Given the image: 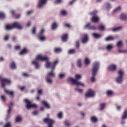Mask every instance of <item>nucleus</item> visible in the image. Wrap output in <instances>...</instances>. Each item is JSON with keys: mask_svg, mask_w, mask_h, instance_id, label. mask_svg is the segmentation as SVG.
<instances>
[{"mask_svg": "<svg viewBox=\"0 0 127 127\" xmlns=\"http://www.w3.org/2000/svg\"><path fill=\"white\" fill-rule=\"evenodd\" d=\"M98 29L100 31H103V30H105V26L103 25H100L98 26Z\"/></svg>", "mask_w": 127, "mask_h": 127, "instance_id": "29", "label": "nucleus"}, {"mask_svg": "<svg viewBox=\"0 0 127 127\" xmlns=\"http://www.w3.org/2000/svg\"><path fill=\"white\" fill-rule=\"evenodd\" d=\"M65 73H61L59 74V77L60 79H63L65 77Z\"/></svg>", "mask_w": 127, "mask_h": 127, "instance_id": "42", "label": "nucleus"}, {"mask_svg": "<svg viewBox=\"0 0 127 127\" xmlns=\"http://www.w3.org/2000/svg\"><path fill=\"white\" fill-rule=\"evenodd\" d=\"M3 127H11V123L8 122Z\"/></svg>", "mask_w": 127, "mask_h": 127, "instance_id": "38", "label": "nucleus"}, {"mask_svg": "<svg viewBox=\"0 0 127 127\" xmlns=\"http://www.w3.org/2000/svg\"><path fill=\"white\" fill-rule=\"evenodd\" d=\"M90 15L92 16H96L97 15V11H93L90 13Z\"/></svg>", "mask_w": 127, "mask_h": 127, "instance_id": "37", "label": "nucleus"}, {"mask_svg": "<svg viewBox=\"0 0 127 127\" xmlns=\"http://www.w3.org/2000/svg\"><path fill=\"white\" fill-rule=\"evenodd\" d=\"M91 21L94 23L99 22L100 21V18L97 16H93L91 18Z\"/></svg>", "mask_w": 127, "mask_h": 127, "instance_id": "14", "label": "nucleus"}, {"mask_svg": "<svg viewBox=\"0 0 127 127\" xmlns=\"http://www.w3.org/2000/svg\"><path fill=\"white\" fill-rule=\"evenodd\" d=\"M118 52L119 53H127V50H119Z\"/></svg>", "mask_w": 127, "mask_h": 127, "instance_id": "52", "label": "nucleus"}, {"mask_svg": "<svg viewBox=\"0 0 127 127\" xmlns=\"http://www.w3.org/2000/svg\"><path fill=\"white\" fill-rule=\"evenodd\" d=\"M1 99L2 100V101H5V100H6L5 96L4 95H1Z\"/></svg>", "mask_w": 127, "mask_h": 127, "instance_id": "56", "label": "nucleus"}, {"mask_svg": "<svg viewBox=\"0 0 127 127\" xmlns=\"http://www.w3.org/2000/svg\"><path fill=\"white\" fill-rule=\"evenodd\" d=\"M77 63H78V64H81V60H80V59H78V60H77Z\"/></svg>", "mask_w": 127, "mask_h": 127, "instance_id": "63", "label": "nucleus"}, {"mask_svg": "<svg viewBox=\"0 0 127 127\" xmlns=\"http://www.w3.org/2000/svg\"><path fill=\"white\" fill-rule=\"evenodd\" d=\"M118 76L116 78V82L118 84H121L123 83V78L125 75V71L122 69H120L118 72Z\"/></svg>", "mask_w": 127, "mask_h": 127, "instance_id": "6", "label": "nucleus"}, {"mask_svg": "<svg viewBox=\"0 0 127 127\" xmlns=\"http://www.w3.org/2000/svg\"><path fill=\"white\" fill-rule=\"evenodd\" d=\"M84 64H90V60L89 59V58H86L85 59Z\"/></svg>", "mask_w": 127, "mask_h": 127, "instance_id": "36", "label": "nucleus"}, {"mask_svg": "<svg viewBox=\"0 0 127 127\" xmlns=\"http://www.w3.org/2000/svg\"><path fill=\"white\" fill-rule=\"evenodd\" d=\"M76 79L73 78V77H69L68 78V82H71L72 84L74 85H76V86H79V85H81L82 87H85V84L81 82L78 81V80L81 79L82 78V76L80 74L75 75Z\"/></svg>", "mask_w": 127, "mask_h": 127, "instance_id": "2", "label": "nucleus"}, {"mask_svg": "<svg viewBox=\"0 0 127 127\" xmlns=\"http://www.w3.org/2000/svg\"><path fill=\"white\" fill-rule=\"evenodd\" d=\"M10 67L12 69H16V65L15 64H11Z\"/></svg>", "mask_w": 127, "mask_h": 127, "instance_id": "39", "label": "nucleus"}, {"mask_svg": "<svg viewBox=\"0 0 127 127\" xmlns=\"http://www.w3.org/2000/svg\"><path fill=\"white\" fill-rule=\"evenodd\" d=\"M6 30H10L13 28H17L18 29H22V27L18 22H15L13 23L11 26L9 24H7L5 27Z\"/></svg>", "mask_w": 127, "mask_h": 127, "instance_id": "4", "label": "nucleus"}, {"mask_svg": "<svg viewBox=\"0 0 127 127\" xmlns=\"http://www.w3.org/2000/svg\"><path fill=\"white\" fill-rule=\"evenodd\" d=\"M64 26H65V27H67V28H70V27H71V25L67 23H64Z\"/></svg>", "mask_w": 127, "mask_h": 127, "instance_id": "49", "label": "nucleus"}, {"mask_svg": "<svg viewBox=\"0 0 127 127\" xmlns=\"http://www.w3.org/2000/svg\"><path fill=\"white\" fill-rule=\"evenodd\" d=\"M100 110L103 111V110H104V109L106 108V104L105 103H101L100 105Z\"/></svg>", "mask_w": 127, "mask_h": 127, "instance_id": "28", "label": "nucleus"}, {"mask_svg": "<svg viewBox=\"0 0 127 127\" xmlns=\"http://www.w3.org/2000/svg\"><path fill=\"white\" fill-rule=\"evenodd\" d=\"M75 47L76 48H79L80 47V42L79 41H77L76 42Z\"/></svg>", "mask_w": 127, "mask_h": 127, "instance_id": "44", "label": "nucleus"}, {"mask_svg": "<svg viewBox=\"0 0 127 127\" xmlns=\"http://www.w3.org/2000/svg\"><path fill=\"white\" fill-rule=\"evenodd\" d=\"M24 102L26 104L27 109H31L32 108L34 109H36V108H37V105L35 104H31V102L28 100V99H24Z\"/></svg>", "mask_w": 127, "mask_h": 127, "instance_id": "8", "label": "nucleus"}, {"mask_svg": "<svg viewBox=\"0 0 127 127\" xmlns=\"http://www.w3.org/2000/svg\"><path fill=\"white\" fill-rule=\"evenodd\" d=\"M11 13L14 16H15V18H19L20 17V14H16L15 15V12L14 10H11Z\"/></svg>", "mask_w": 127, "mask_h": 127, "instance_id": "22", "label": "nucleus"}, {"mask_svg": "<svg viewBox=\"0 0 127 127\" xmlns=\"http://www.w3.org/2000/svg\"><path fill=\"white\" fill-rule=\"evenodd\" d=\"M37 61H41V62H46V64H50L49 62V58L48 57L43 56L42 55H38L36 58Z\"/></svg>", "mask_w": 127, "mask_h": 127, "instance_id": "7", "label": "nucleus"}, {"mask_svg": "<svg viewBox=\"0 0 127 127\" xmlns=\"http://www.w3.org/2000/svg\"><path fill=\"white\" fill-rule=\"evenodd\" d=\"M91 120L93 123H97V121H98V119L96 118V117L94 116L91 117Z\"/></svg>", "mask_w": 127, "mask_h": 127, "instance_id": "35", "label": "nucleus"}, {"mask_svg": "<svg viewBox=\"0 0 127 127\" xmlns=\"http://www.w3.org/2000/svg\"><path fill=\"white\" fill-rule=\"evenodd\" d=\"M42 104H43L44 107L47 108V109H50V105L47 103L46 101L43 100L42 101Z\"/></svg>", "mask_w": 127, "mask_h": 127, "instance_id": "17", "label": "nucleus"}, {"mask_svg": "<svg viewBox=\"0 0 127 127\" xmlns=\"http://www.w3.org/2000/svg\"><path fill=\"white\" fill-rule=\"evenodd\" d=\"M121 19L122 20H127V15H126V14L124 13L121 14Z\"/></svg>", "mask_w": 127, "mask_h": 127, "instance_id": "26", "label": "nucleus"}, {"mask_svg": "<svg viewBox=\"0 0 127 127\" xmlns=\"http://www.w3.org/2000/svg\"><path fill=\"white\" fill-rule=\"evenodd\" d=\"M86 98H93L95 97V91L93 89H88L85 94Z\"/></svg>", "mask_w": 127, "mask_h": 127, "instance_id": "9", "label": "nucleus"}, {"mask_svg": "<svg viewBox=\"0 0 127 127\" xmlns=\"http://www.w3.org/2000/svg\"><path fill=\"white\" fill-rule=\"evenodd\" d=\"M47 2V0H39V4L38 6V7H42V5H43V4H45Z\"/></svg>", "mask_w": 127, "mask_h": 127, "instance_id": "15", "label": "nucleus"}, {"mask_svg": "<svg viewBox=\"0 0 127 127\" xmlns=\"http://www.w3.org/2000/svg\"><path fill=\"white\" fill-rule=\"evenodd\" d=\"M63 116V113L62 112H60L58 114V117L59 119H62V117Z\"/></svg>", "mask_w": 127, "mask_h": 127, "instance_id": "47", "label": "nucleus"}, {"mask_svg": "<svg viewBox=\"0 0 127 127\" xmlns=\"http://www.w3.org/2000/svg\"><path fill=\"white\" fill-rule=\"evenodd\" d=\"M66 13H67V12L65 10H62L61 12V14H62V15H66Z\"/></svg>", "mask_w": 127, "mask_h": 127, "instance_id": "51", "label": "nucleus"}, {"mask_svg": "<svg viewBox=\"0 0 127 127\" xmlns=\"http://www.w3.org/2000/svg\"><path fill=\"white\" fill-rule=\"evenodd\" d=\"M9 38V36L6 35L5 36L4 39L5 41H7V40H8Z\"/></svg>", "mask_w": 127, "mask_h": 127, "instance_id": "54", "label": "nucleus"}, {"mask_svg": "<svg viewBox=\"0 0 127 127\" xmlns=\"http://www.w3.org/2000/svg\"><path fill=\"white\" fill-rule=\"evenodd\" d=\"M46 80L47 83H48L49 84H52V83H53V80H52V79H51L49 76L46 77Z\"/></svg>", "mask_w": 127, "mask_h": 127, "instance_id": "18", "label": "nucleus"}, {"mask_svg": "<svg viewBox=\"0 0 127 127\" xmlns=\"http://www.w3.org/2000/svg\"><path fill=\"white\" fill-rule=\"evenodd\" d=\"M113 49V45H108L107 46V50H111V49Z\"/></svg>", "mask_w": 127, "mask_h": 127, "instance_id": "43", "label": "nucleus"}, {"mask_svg": "<svg viewBox=\"0 0 127 127\" xmlns=\"http://www.w3.org/2000/svg\"><path fill=\"white\" fill-rule=\"evenodd\" d=\"M12 106H13V103L11 102L8 106V110L7 111L8 115H9L10 114V112L11 111V108H12Z\"/></svg>", "mask_w": 127, "mask_h": 127, "instance_id": "20", "label": "nucleus"}, {"mask_svg": "<svg viewBox=\"0 0 127 127\" xmlns=\"http://www.w3.org/2000/svg\"><path fill=\"white\" fill-rule=\"evenodd\" d=\"M37 114H38V112H37V111H34L32 113L33 116H36V115H37Z\"/></svg>", "mask_w": 127, "mask_h": 127, "instance_id": "58", "label": "nucleus"}, {"mask_svg": "<svg viewBox=\"0 0 127 127\" xmlns=\"http://www.w3.org/2000/svg\"><path fill=\"white\" fill-rule=\"evenodd\" d=\"M35 32H36V28L35 27H33L32 33L33 34H35Z\"/></svg>", "mask_w": 127, "mask_h": 127, "instance_id": "50", "label": "nucleus"}, {"mask_svg": "<svg viewBox=\"0 0 127 127\" xmlns=\"http://www.w3.org/2000/svg\"><path fill=\"white\" fill-rule=\"evenodd\" d=\"M62 49L60 48H56L55 49V53H58L59 52H62Z\"/></svg>", "mask_w": 127, "mask_h": 127, "instance_id": "30", "label": "nucleus"}, {"mask_svg": "<svg viewBox=\"0 0 127 127\" xmlns=\"http://www.w3.org/2000/svg\"><path fill=\"white\" fill-rule=\"evenodd\" d=\"M92 36L94 38H97V39H99L102 37V35L97 34V33H93L92 34Z\"/></svg>", "mask_w": 127, "mask_h": 127, "instance_id": "19", "label": "nucleus"}, {"mask_svg": "<svg viewBox=\"0 0 127 127\" xmlns=\"http://www.w3.org/2000/svg\"><path fill=\"white\" fill-rule=\"evenodd\" d=\"M34 66L36 69H39L40 68V64H34Z\"/></svg>", "mask_w": 127, "mask_h": 127, "instance_id": "46", "label": "nucleus"}, {"mask_svg": "<svg viewBox=\"0 0 127 127\" xmlns=\"http://www.w3.org/2000/svg\"><path fill=\"white\" fill-rule=\"evenodd\" d=\"M127 119V110H125L122 117V120H126Z\"/></svg>", "mask_w": 127, "mask_h": 127, "instance_id": "21", "label": "nucleus"}, {"mask_svg": "<svg viewBox=\"0 0 127 127\" xmlns=\"http://www.w3.org/2000/svg\"><path fill=\"white\" fill-rule=\"evenodd\" d=\"M99 69H100V65L98 64H93L92 69L91 82H96V76H97V73H98Z\"/></svg>", "mask_w": 127, "mask_h": 127, "instance_id": "3", "label": "nucleus"}, {"mask_svg": "<svg viewBox=\"0 0 127 127\" xmlns=\"http://www.w3.org/2000/svg\"><path fill=\"white\" fill-rule=\"evenodd\" d=\"M84 28H88V29H89L90 30H96V29H97L96 26H92L90 23L86 24L84 26Z\"/></svg>", "mask_w": 127, "mask_h": 127, "instance_id": "12", "label": "nucleus"}, {"mask_svg": "<svg viewBox=\"0 0 127 127\" xmlns=\"http://www.w3.org/2000/svg\"><path fill=\"white\" fill-rule=\"evenodd\" d=\"M117 47H121L123 46V42H122V41H119L117 43Z\"/></svg>", "mask_w": 127, "mask_h": 127, "instance_id": "40", "label": "nucleus"}, {"mask_svg": "<svg viewBox=\"0 0 127 127\" xmlns=\"http://www.w3.org/2000/svg\"><path fill=\"white\" fill-rule=\"evenodd\" d=\"M61 39L63 42H66L68 40V34H65L63 35L61 37Z\"/></svg>", "mask_w": 127, "mask_h": 127, "instance_id": "16", "label": "nucleus"}, {"mask_svg": "<svg viewBox=\"0 0 127 127\" xmlns=\"http://www.w3.org/2000/svg\"><path fill=\"white\" fill-rule=\"evenodd\" d=\"M122 28H123V27H122V26H119L116 28H112V31L114 32H116V31H119V30H121V29H122Z\"/></svg>", "mask_w": 127, "mask_h": 127, "instance_id": "23", "label": "nucleus"}, {"mask_svg": "<svg viewBox=\"0 0 127 127\" xmlns=\"http://www.w3.org/2000/svg\"><path fill=\"white\" fill-rule=\"evenodd\" d=\"M44 32V29H42L41 30L40 32V34H42V33H43Z\"/></svg>", "mask_w": 127, "mask_h": 127, "instance_id": "62", "label": "nucleus"}, {"mask_svg": "<svg viewBox=\"0 0 127 127\" xmlns=\"http://www.w3.org/2000/svg\"><path fill=\"white\" fill-rule=\"evenodd\" d=\"M23 76H24V77H28V74H27V73H22Z\"/></svg>", "mask_w": 127, "mask_h": 127, "instance_id": "61", "label": "nucleus"}, {"mask_svg": "<svg viewBox=\"0 0 127 127\" xmlns=\"http://www.w3.org/2000/svg\"><path fill=\"white\" fill-rule=\"evenodd\" d=\"M121 8H122L121 7V6H118L115 10H114L113 12H116V11H118V10H121Z\"/></svg>", "mask_w": 127, "mask_h": 127, "instance_id": "48", "label": "nucleus"}, {"mask_svg": "<svg viewBox=\"0 0 127 127\" xmlns=\"http://www.w3.org/2000/svg\"><path fill=\"white\" fill-rule=\"evenodd\" d=\"M39 39H40V40H41V41H43L45 40L46 38L44 36H41V37H39Z\"/></svg>", "mask_w": 127, "mask_h": 127, "instance_id": "53", "label": "nucleus"}, {"mask_svg": "<svg viewBox=\"0 0 127 127\" xmlns=\"http://www.w3.org/2000/svg\"><path fill=\"white\" fill-rule=\"evenodd\" d=\"M64 125L65 126V127H69L70 126H71V124H70L68 121H64Z\"/></svg>", "mask_w": 127, "mask_h": 127, "instance_id": "34", "label": "nucleus"}, {"mask_svg": "<svg viewBox=\"0 0 127 127\" xmlns=\"http://www.w3.org/2000/svg\"><path fill=\"white\" fill-rule=\"evenodd\" d=\"M107 94L108 96H112V95L114 94V91H113V90H108L107 91Z\"/></svg>", "mask_w": 127, "mask_h": 127, "instance_id": "32", "label": "nucleus"}, {"mask_svg": "<svg viewBox=\"0 0 127 127\" xmlns=\"http://www.w3.org/2000/svg\"><path fill=\"white\" fill-rule=\"evenodd\" d=\"M47 68H51L52 70L48 73L47 77H55V73L53 71L54 68L56 67V64H47L45 65Z\"/></svg>", "mask_w": 127, "mask_h": 127, "instance_id": "5", "label": "nucleus"}, {"mask_svg": "<svg viewBox=\"0 0 127 127\" xmlns=\"http://www.w3.org/2000/svg\"><path fill=\"white\" fill-rule=\"evenodd\" d=\"M75 91H77L79 93H83V89H79L78 87L75 89Z\"/></svg>", "mask_w": 127, "mask_h": 127, "instance_id": "45", "label": "nucleus"}, {"mask_svg": "<svg viewBox=\"0 0 127 127\" xmlns=\"http://www.w3.org/2000/svg\"><path fill=\"white\" fill-rule=\"evenodd\" d=\"M62 1V0H56L55 1V3H60Z\"/></svg>", "mask_w": 127, "mask_h": 127, "instance_id": "59", "label": "nucleus"}, {"mask_svg": "<svg viewBox=\"0 0 127 127\" xmlns=\"http://www.w3.org/2000/svg\"><path fill=\"white\" fill-rule=\"evenodd\" d=\"M15 50H19V49H20V46H16L15 47Z\"/></svg>", "mask_w": 127, "mask_h": 127, "instance_id": "57", "label": "nucleus"}, {"mask_svg": "<svg viewBox=\"0 0 127 127\" xmlns=\"http://www.w3.org/2000/svg\"><path fill=\"white\" fill-rule=\"evenodd\" d=\"M32 12H33V11H32V10L29 11L27 12V15H29V14H31V13H32Z\"/></svg>", "mask_w": 127, "mask_h": 127, "instance_id": "60", "label": "nucleus"}, {"mask_svg": "<svg viewBox=\"0 0 127 127\" xmlns=\"http://www.w3.org/2000/svg\"><path fill=\"white\" fill-rule=\"evenodd\" d=\"M42 90L39 89V90L38 91V93H39V94H42Z\"/></svg>", "mask_w": 127, "mask_h": 127, "instance_id": "64", "label": "nucleus"}, {"mask_svg": "<svg viewBox=\"0 0 127 127\" xmlns=\"http://www.w3.org/2000/svg\"><path fill=\"white\" fill-rule=\"evenodd\" d=\"M89 40V37L87 34H85L82 39V43L83 44L87 43Z\"/></svg>", "mask_w": 127, "mask_h": 127, "instance_id": "13", "label": "nucleus"}, {"mask_svg": "<svg viewBox=\"0 0 127 127\" xmlns=\"http://www.w3.org/2000/svg\"><path fill=\"white\" fill-rule=\"evenodd\" d=\"M105 40L106 41H112V40H114V37L113 36H110L109 37H107Z\"/></svg>", "mask_w": 127, "mask_h": 127, "instance_id": "27", "label": "nucleus"}, {"mask_svg": "<svg viewBox=\"0 0 127 127\" xmlns=\"http://www.w3.org/2000/svg\"><path fill=\"white\" fill-rule=\"evenodd\" d=\"M5 18V15L2 12H0V19H3Z\"/></svg>", "mask_w": 127, "mask_h": 127, "instance_id": "33", "label": "nucleus"}, {"mask_svg": "<svg viewBox=\"0 0 127 127\" xmlns=\"http://www.w3.org/2000/svg\"><path fill=\"white\" fill-rule=\"evenodd\" d=\"M75 53L76 51L75 50V49L69 50L68 52V54H75Z\"/></svg>", "mask_w": 127, "mask_h": 127, "instance_id": "31", "label": "nucleus"}, {"mask_svg": "<svg viewBox=\"0 0 127 127\" xmlns=\"http://www.w3.org/2000/svg\"><path fill=\"white\" fill-rule=\"evenodd\" d=\"M107 70L110 72H115L117 70L116 64H110L107 67Z\"/></svg>", "mask_w": 127, "mask_h": 127, "instance_id": "11", "label": "nucleus"}, {"mask_svg": "<svg viewBox=\"0 0 127 127\" xmlns=\"http://www.w3.org/2000/svg\"><path fill=\"white\" fill-rule=\"evenodd\" d=\"M22 118H21V117L20 116H17L16 118V119H15V121L16 122H20L21 121H22Z\"/></svg>", "mask_w": 127, "mask_h": 127, "instance_id": "41", "label": "nucleus"}, {"mask_svg": "<svg viewBox=\"0 0 127 127\" xmlns=\"http://www.w3.org/2000/svg\"><path fill=\"white\" fill-rule=\"evenodd\" d=\"M0 80H1V87L4 88V90L8 95H10V96H13V91H10L9 90H7L5 89V86L6 85H10L11 81L9 79H7L6 78H2L1 76H0Z\"/></svg>", "mask_w": 127, "mask_h": 127, "instance_id": "1", "label": "nucleus"}, {"mask_svg": "<svg viewBox=\"0 0 127 127\" xmlns=\"http://www.w3.org/2000/svg\"><path fill=\"white\" fill-rule=\"evenodd\" d=\"M116 109H117V110H118V111H121V109H122V106H117L116 107Z\"/></svg>", "mask_w": 127, "mask_h": 127, "instance_id": "55", "label": "nucleus"}, {"mask_svg": "<svg viewBox=\"0 0 127 127\" xmlns=\"http://www.w3.org/2000/svg\"><path fill=\"white\" fill-rule=\"evenodd\" d=\"M44 122L45 123H46V124H48V127H53V125H54V123L55 122L54 120L49 119V118H46L44 119Z\"/></svg>", "mask_w": 127, "mask_h": 127, "instance_id": "10", "label": "nucleus"}, {"mask_svg": "<svg viewBox=\"0 0 127 127\" xmlns=\"http://www.w3.org/2000/svg\"><path fill=\"white\" fill-rule=\"evenodd\" d=\"M57 26H58L57 23L56 22H54L52 25V29L53 30H54V29H56V28H57Z\"/></svg>", "mask_w": 127, "mask_h": 127, "instance_id": "25", "label": "nucleus"}, {"mask_svg": "<svg viewBox=\"0 0 127 127\" xmlns=\"http://www.w3.org/2000/svg\"><path fill=\"white\" fill-rule=\"evenodd\" d=\"M25 53H27V49L24 48L19 53V55H23V54H25Z\"/></svg>", "mask_w": 127, "mask_h": 127, "instance_id": "24", "label": "nucleus"}]
</instances>
